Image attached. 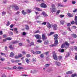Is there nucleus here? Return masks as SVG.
Instances as JSON below:
<instances>
[{
	"instance_id": "obj_1",
	"label": "nucleus",
	"mask_w": 77,
	"mask_h": 77,
	"mask_svg": "<svg viewBox=\"0 0 77 77\" xmlns=\"http://www.w3.org/2000/svg\"><path fill=\"white\" fill-rule=\"evenodd\" d=\"M57 36H58L57 34H55L54 35V39L55 40L54 43V44L50 45L51 47L56 46L58 44V40H57V39H59V38L57 37Z\"/></svg>"
},
{
	"instance_id": "obj_2",
	"label": "nucleus",
	"mask_w": 77,
	"mask_h": 77,
	"mask_svg": "<svg viewBox=\"0 0 77 77\" xmlns=\"http://www.w3.org/2000/svg\"><path fill=\"white\" fill-rule=\"evenodd\" d=\"M51 8H52L50 9V11L52 13L56 12L57 9L56 7V6L53 4L51 6Z\"/></svg>"
},
{
	"instance_id": "obj_3",
	"label": "nucleus",
	"mask_w": 77,
	"mask_h": 77,
	"mask_svg": "<svg viewBox=\"0 0 77 77\" xmlns=\"http://www.w3.org/2000/svg\"><path fill=\"white\" fill-rule=\"evenodd\" d=\"M69 43L67 42H65L64 44H63L61 46V48H63L64 47H65V48H68L69 46Z\"/></svg>"
},
{
	"instance_id": "obj_4",
	"label": "nucleus",
	"mask_w": 77,
	"mask_h": 77,
	"mask_svg": "<svg viewBox=\"0 0 77 77\" xmlns=\"http://www.w3.org/2000/svg\"><path fill=\"white\" fill-rule=\"evenodd\" d=\"M31 53H33L34 54H41V52L39 51H38L35 52L33 51H31Z\"/></svg>"
},
{
	"instance_id": "obj_5",
	"label": "nucleus",
	"mask_w": 77,
	"mask_h": 77,
	"mask_svg": "<svg viewBox=\"0 0 77 77\" xmlns=\"http://www.w3.org/2000/svg\"><path fill=\"white\" fill-rule=\"evenodd\" d=\"M40 6L41 8H47V5L45 3H42L41 4Z\"/></svg>"
},
{
	"instance_id": "obj_6",
	"label": "nucleus",
	"mask_w": 77,
	"mask_h": 77,
	"mask_svg": "<svg viewBox=\"0 0 77 77\" xmlns=\"http://www.w3.org/2000/svg\"><path fill=\"white\" fill-rule=\"evenodd\" d=\"M53 57L54 59V60H57L58 58L57 57V56L56 55V54H55V52H54L53 53Z\"/></svg>"
},
{
	"instance_id": "obj_7",
	"label": "nucleus",
	"mask_w": 77,
	"mask_h": 77,
	"mask_svg": "<svg viewBox=\"0 0 77 77\" xmlns=\"http://www.w3.org/2000/svg\"><path fill=\"white\" fill-rule=\"evenodd\" d=\"M13 7L14 8V9H16V10H18L19 9L17 5H14Z\"/></svg>"
},
{
	"instance_id": "obj_8",
	"label": "nucleus",
	"mask_w": 77,
	"mask_h": 77,
	"mask_svg": "<svg viewBox=\"0 0 77 77\" xmlns=\"http://www.w3.org/2000/svg\"><path fill=\"white\" fill-rule=\"evenodd\" d=\"M47 27L48 29H50V28L51 27V26L49 23L48 22V23H47Z\"/></svg>"
},
{
	"instance_id": "obj_9",
	"label": "nucleus",
	"mask_w": 77,
	"mask_h": 77,
	"mask_svg": "<svg viewBox=\"0 0 77 77\" xmlns=\"http://www.w3.org/2000/svg\"><path fill=\"white\" fill-rule=\"evenodd\" d=\"M35 37H36V39H40L41 38V36L39 35H35Z\"/></svg>"
},
{
	"instance_id": "obj_10",
	"label": "nucleus",
	"mask_w": 77,
	"mask_h": 77,
	"mask_svg": "<svg viewBox=\"0 0 77 77\" xmlns=\"http://www.w3.org/2000/svg\"><path fill=\"white\" fill-rule=\"evenodd\" d=\"M55 65H57V66H60V65H61V64L60 62L57 61H55Z\"/></svg>"
},
{
	"instance_id": "obj_11",
	"label": "nucleus",
	"mask_w": 77,
	"mask_h": 77,
	"mask_svg": "<svg viewBox=\"0 0 77 77\" xmlns=\"http://www.w3.org/2000/svg\"><path fill=\"white\" fill-rule=\"evenodd\" d=\"M42 39L43 40H45L47 39V37L44 34H43L42 35Z\"/></svg>"
},
{
	"instance_id": "obj_12",
	"label": "nucleus",
	"mask_w": 77,
	"mask_h": 77,
	"mask_svg": "<svg viewBox=\"0 0 77 77\" xmlns=\"http://www.w3.org/2000/svg\"><path fill=\"white\" fill-rule=\"evenodd\" d=\"M52 27L54 30H56L57 29V25L54 24L53 26Z\"/></svg>"
},
{
	"instance_id": "obj_13",
	"label": "nucleus",
	"mask_w": 77,
	"mask_h": 77,
	"mask_svg": "<svg viewBox=\"0 0 77 77\" xmlns=\"http://www.w3.org/2000/svg\"><path fill=\"white\" fill-rule=\"evenodd\" d=\"M67 15L69 17H73V15H72V14L71 13H68L67 14Z\"/></svg>"
},
{
	"instance_id": "obj_14",
	"label": "nucleus",
	"mask_w": 77,
	"mask_h": 77,
	"mask_svg": "<svg viewBox=\"0 0 77 77\" xmlns=\"http://www.w3.org/2000/svg\"><path fill=\"white\" fill-rule=\"evenodd\" d=\"M71 36H72L73 38H77V35L75 34H72Z\"/></svg>"
},
{
	"instance_id": "obj_15",
	"label": "nucleus",
	"mask_w": 77,
	"mask_h": 77,
	"mask_svg": "<svg viewBox=\"0 0 77 77\" xmlns=\"http://www.w3.org/2000/svg\"><path fill=\"white\" fill-rule=\"evenodd\" d=\"M72 71H69L68 72H67L66 73V74H72Z\"/></svg>"
},
{
	"instance_id": "obj_16",
	"label": "nucleus",
	"mask_w": 77,
	"mask_h": 77,
	"mask_svg": "<svg viewBox=\"0 0 77 77\" xmlns=\"http://www.w3.org/2000/svg\"><path fill=\"white\" fill-rule=\"evenodd\" d=\"M10 57H13L14 56V54L13 52H11L10 53Z\"/></svg>"
},
{
	"instance_id": "obj_17",
	"label": "nucleus",
	"mask_w": 77,
	"mask_h": 77,
	"mask_svg": "<svg viewBox=\"0 0 77 77\" xmlns=\"http://www.w3.org/2000/svg\"><path fill=\"white\" fill-rule=\"evenodd\" d=\"M72 77H77V74H74L72 75H71Z\"/></svg>"
},
{
	"instance_id": "obj_18",
	"label": "nucleus",
	"mask_w": 77,
	"mask_h": 77,
	"mask_svg": "<svg viewBox=\"0 0 77 77\" xmlns=\"http://www.w3.org/2000/svg\"><path fill=\"white\" fill-rule=\"evenodd\" d=\"M35 9H36V10H37L38 11H42V9L38 8H35Z\"/></svg>"
},
{
	"instance_id": "obj_19",
	"label": "nucleus",
	"mask_w": 77,
	"mask_h": 77,
	"mask_svg": "<svg viewBox=\"0 0 77 77\" xmlns=\"http://www.w3.org/2000/svg\"><path fill=\"white\" fill-rule=\"evenodd\" d=\"M65 17V15H59V17L60 18H63V17Z\"/></svg>"
},
{
	"instance_id": "obj_20",
	"label": "nucleus",
	"mask_w": 77,
	"mask_h": 77,
	"mask_svg": "<svg viewBox=\"0 0 77 77\" xmlns=\"http://www.w3.org/2000/svg\"><path fill=\"white\" fill-rule=\"evenodd\" d=\"M54 32H51V33H50V34H48V36H51V35H53L54 34Z\"/></svg>"
},
{
	"instance_id": "obj_21",
	"label": "nucleus",
	"mask_w": 77,
	"mask_h": 77,
	"mask_svg": "<svg viewBox=\"0 0 77 77\" xmlns=\"http://www.w3.org/2000/svg\"><path fill=\"white\" fill-rule=\"evenodd\" d=\"M59 51L60 52H61V53H63V52H64V49H60L59 50Z\"/></svg>"
},
{
	"instance_id": "obj_22",
	"label": "nucleus",
	"mask_w": 77,
	"mask_h": 77,
	"mask_svg": "<svg viewBox=\"0 0 77 77\" xmlns=\"http://www.w3.org/2000/svg\"><path fill=\"white\" fill-rule=\"evenodd\" d=\"M60 24H64V23H65V21L64 20H61L60 21Z\"/></svg>"
},
{
	"instance_id": "obj_23",
	"label": "nucleus",
	"mask_w": 77,
	"mask_h": 77,
	"mask_svg": "<svg viewBox=\"0 0 77 77\" xmlns=\"http://www.w3.org/2000/svg\"><path fill=\"white\" fill-rule=\"evenodd\" d=\"M14 30L15 32H16V33H18V31H17V28H15L14 29Z\"/></svg>"
},
{
	"instance_id": "obj_24",
	"label": "nucleus",
	"mask_w": 77,
	"mask_h": 77,
	"mask_svg": "<svg viewBox=\"0 0 77 77\" xmlns=\"http://www.w3.org/2000/svg\"><path fill=\"white\" fill-rule=\"evenodd\" d=\"M22 14H23V15H26L27 14V13L24 12V10H23L22 12Z\"/></svg>"
},
{
	"instance_id": "obj_25",
	"label": "nucleus",
	"mask_w": 77,
	"mask_h": 77,
	"mask_svg": "<svg viewBox=\"0 0 77 77\" xmlns=\"http://www.w3.org/2000/svg\"><path fill=\"white\" fill-rule=\"evenodd\" d=\"M48 40L45 41L44 42V44H45L46 45H47V44H48Z\"/></svg>"
},
{
	"instance_id": "obj_26",
	"label": "nucleus",
	"mask_w": 77,
	"mask_h": 77,
	"mask_svg": "<svg viewBox=\"0 0 77 77\" xmlns=\"http://www.w3.org/2000/svg\"><path fill=\"white\" fill-rule=\"evenodd\" d=\"M26 29L27 30H29V26L27 25H26Z\"/></svg>"
},
{
	"instance_id": "obj_27",
	"label": "nucleus",
	"mask_w": 77,
	"mask_h": 77,
	"mask_svg": "<svg viewBox=\"0 0 77 77\" xmlns=\"http://www.w3.org/2000/svg\"><path fill=\"white\" fill-rule=\"evenodd\" d=\"M19 41H14L13 42V44H17V43H18Z\"/></svg>"
},
{
	"instance_id": "obj_28",
	"label": "nucleus",
	"mask_w": 77,
	"mask_h": 77,
	"mask_svg": "<svg viewBox=\"0 0 77 77\" xmlns=\"http://www.w3.org/2000/svg\"><path fill=\"white\" fill-rule=\"evenodd\" d=\"M50 64H46L45 65V68H47V67H48L50 66Z\"/></svg>"
},
{
	"instance_id": "obj_29",
	"label": "nucleus",
	"mask_w": 77,
	"mask_h": 77,
	"mask_svg": "<svg viewBox=\"0 0 77 77\" xmlns=\"http://www.w3.org/2000/svg\"><path fill=\"white\" fill-rule=\"evenodd\" d=\"M1 55H3V56H5V57H6V54H5V53H3L2 52H1Z\"/></svg>"
},
{
	"instance_id": "obj_30",
	"label": "nucleus",
	"mask_w": 77,
	"mask_h": 77,
	"mask_svg": "<svg viewBox=\"0 0 77 77\" xmlns=\"http://www.w3.org/2000/svg\"><path fill=\"white\" fill-rule=\"evenodd\" d=\"M27 12L28 13H30L32 12V10L30 9H28L27 10Z\"/></svg>"
},
{
	"instance_id": "obj_31",
	"label": "nucleus",
	"mask_w": 77,
	"mask_h": 77,
	"mask_svg": "<svg viewBox=\"0 0 77 77\" xmlns=\"http://www.w3.org/2000/svg\"><path fill=\"white\" fill-rule=\"evenodd\" d=\"M40 57L41 58H43V57H44V54H41L40 55Z\"/></svg>"
},
{
	"instance_id": "obj_32",
	"label": "nucleus",
	"mask_w": 77,
	"mask_h": 77,
	"mask_svg": "<svg viewBox=\"0 0 77 77\" xmlns=\"http://www.w3.org/2000/svg\"><path fill=\"white\" fill-rule=\"evenodd\" d=\"M75 3H76V2H75V1H73L72 2V3L73 5H74L75 4Z\"/></svg>"
},
{
	"instance_id": "obj_33",
	"label": "nucleus",
	"mask_w": 77,
	"mask_h": 77,
	"mask_svg": "<svg viewBox=\"0 0 77 77\" xmlns=\"http://www.w3.org/2000/svg\"><path fill=\"white\" fill-rule=\"evenodd\" d=\"M26 61L27 63H29V62H30L29 61V59L27 58L26 59Z\"/></svg>"
},
{
	"instance_id": "obj_34",
	"label": "nucleus",
	"mask_w": 77,
	"mask_h": 77,
	"mask_svg": "<svg viewBox=\"0 0 77 77\" xmlns=\"http://www.w3.org/2000/svg\"><path fill=\"white\" fill-rule=\"evenodd\" d=\"M60 11L58 10V11H57V14L59 15V13H60Z\"/></svg>"
},
{
	"instance_id": "obj_35",
	"label": "nucleus",
	"mask_w": 77,
	"mask_h": 77,
	"mask_svg": "<svg viewBox=\"0 0 77 77\" xmlns=\"http://www.w3.org/2000/svg\"><path fill=\"white\" fill-rule=\"evenodd\" d=\"M58 5L59 6H60V7H63V5L60 3L58 4Z\"/></svg>"
},
{
	"instance_id": "obj_36",
	"label": "nucleus",
	"mask_w": 77,
	"mask_h": 77,
	"mask_svg": "<svg viewBox=\"0 0 77 77\" xmlns=\"http://www.w3.org/2000/svg\"><path fill=\"white\" fill-rule=\"evenodd\" d=\"M18 56L19 57H22V56H23V55L21 54H18Z\"/></svg>"
},
{
	"instance_id": "obj_37",
	"label": "nucleus",
	"mask_w": 77,
	"mask_h": 77,
	"mask_svg": "<svg viewBox=\"0 0 77 77\" xmlns=\"http://www.w3.org/2000/svg\"><path fill=\"white\" fill-rule=\"evenodd\" d=\"M69 56V54L68 53L66 55L65 57H68Z\"/></svg>"
},
{
	"instance_id": "obj_38",
	"label": "nucleus",
	"mask_w": 77,
	"mask_h": 77,
	"mask_svg": "<svg viewBox=\"0 0 77 77\" xmlns=\"http://www.w3.org/2000/svg\"><path fill=\"white\" fill-rule=\"evenodd\" d=\"M9 48H10V49H11V50L13 49V47H12V45H10L9 46Z\"/></svg>"
},
{
	"instance_id": "obj_39",
	"label": "nucleus",
	"mask_w": 77,
	"mask_h": 77,
	"mask_svg": "<svg viewBox=\"0 0 77 77\" xmlns=\"http://www.w3.org/2000/svg\"><path fill=\"white\" fill-rule=\"evenodd\" d=\"M7 26H8L10 25V23H9V22L8 21L7 23L6 24Z\"/></svg>"
},
{
	"instance_id": "obj_40",
	"label": "nucleus",
	"mask_w": 77,
	"mask_h": 77,
	"mask_svg": "<svg viewBox=\"0 0 77 77\" xmlns=\"http://www.w3.org/2000/svg\"><path fill=\"white\" fill-rule=\"evenodd\" d=\"M2 15H6V12L5 11H3L2 12Z\"/></svg>"
},
{
	"instance_id": "obj_41",
	"label": "nucleus",
	"mask_w": 77,
	"mask_h": 77,
	"mask_svg": "<svg viewBox=\"0 0 77 77\" xmlns=\"http://www.w3.org/2000/svg\"><path fill=\"white\" fill-rule=\"evenodd\" d=\"M12 39V38H10V37H8L7 38V40H11Z\"/></svg>"
},
{
	"instance_id": "obj_42",
	"label": "nucleus",
	"mask_w": 77,
	"mask_h": 77,
	"mask_svg": "<svg viewBox=\"0 0 77 77\" xmlns=\"http://www.w3.org/2000/svg\"><path fill=\"white\" fill-rule=\"evenodd\" d=\"M62 56H59V60H61V59H62Z\"/></svg>"
},
{
	"instance_id": "obj_43",
	"label": "nucleus",
	"mask_w": 77,
	"mask_h": 77,
	"mask_svg": "<svg viewBox=\"0 0 77 77\" xmlns=\"http://www.w3.org/2000/svg\"><path fill=\"white\" fill-rule=\"evenodd\" d=\"M9 34H10V35H13L14 34V33L12 32H9Z\"/></svg>"
},
{
	"instance_id": "obj_44",
	"label": "nucleus",
	"mask_w": 77,
	"mask_h": 77,
	"mask_svg": "<svg viewBox=\"0 0 77 77\" xmlns=\"http://www.w3.org/2000/svg\"><path fill=\"white\" fill-rule=\"evenodd\" d=\"M37 42H39V43H41L42 42V40H38L37 41Z\"/></svg>"
},
{
	"instance_id": "obj_45",
	"label": "nucleus",
	"mask_w": 77,
	"mask_h": 77,
	"mask_svg": "<svg viewBox=\"0 0 77 77\" xmlns=\"http://www.w3.org/2000/svg\"><path fill=\"white\" fill-rule=\"evenodd\" d=\"M67 26H68V27H70V26H71V23H67Z\"/></svg>"
},
{
	"instance_id": "obj_46",
	"label": "nucleus",
	"mask_w": 77,
	"mask_h": 77,
	"mask_svg": "<svg viewBox=\"0 0 77 77\" xmlns=\"http://www.w3.org/2000/svg\"><path fill=\"white\" fill-rule=\"evenodd\" d=\"M74 48L75 49V50L76 51H77V47L76 46H74Z\"/></svg>"
},
{
	"instance_id": "obj_47",
	"label": "nucleus",
	"mask_w": 77,
	"mask_h": 77,
	"mask_svg": "<svg viewBox=\"0 0 77 77\" xmlns=\"http://www.w3.org/2000/svg\"><path fill=\"white\" fill-rule=\"evenodd\" d=\"M46 24H47V23L45 22H43L42 23V25H46Z\"/></svg>"
},
{
	"instance_id": "obj_48",
	"label": "nucleus",
	"mask_w": 77,
	"mask_h": 77,
	"mask_svg": "<svg viewBox=\"0 0 77 77\" xmlns=\"http://www.w3.org/2000/svg\"><path fill=\"white\" fill-rule=\"evenodd\" d=\"M5 69H11L9 67H5Z\"/></svg>"
},
{
	"instance_id": "obj_49",
	"label": "nucleus",
	"mask_w": 77,
	"mask_h": 77,
	"mask_svg": "<svg viewBox=\"0 0 77 77\" xmlns=\"http://www.w3.org/2000/svg\"><path fill=\"white\" fill-rule=\"evenodd\" d=\"M75 23V22L74 21H72L71 22V24H74Z\"/></svg>"
},
{
	"instance_id": "obj_50",
	"label": "nucleus",
	"mask_w": 77,
	"mask_h": 77,
	"mask_svg": "<svg viewBox=\"0 0 77 77\" xmlns=\"http://www.w3.org/2000/svg\"><path fill=\"white\" fill-rule=\"evenodd\" d=\"M75 21H77V16H75Z\"/></svg>"
},
{
	"instance_id": "obj_51",
	"label": "nucleus",
	"mask_w": 77,
	"mask_h": 77,
	"mask_svg": "<svg viewBox=\"0 0 77 77\" xmlns=\"http://www.w3.org/2000/svg\"><path fill=\"white\" fill-rule=\"evenodd\" d=\"M6 40H7V38L3 39V42H6Z\"/></svg>"
},
{
	"instance_id": "obj_52",
	"label": "nucleus",
	"mask_w": 77,
	"mask_h": 77,
	"mask_svg": "<svg viewBox=\"0 0 77 77\" xmlns=\"http://www.w3.org/2000/svg\"><path fill=\"white\" fill-rule=\"evenodd\" d=\"M26 57H30V55L29 54H26Z\"/></svg>"
},
{
	"instance_id": "obj_53",
	"label": "nucleus",
	"mask_w": 77,
	"mask_h": 77,
	"mask_svg": "<svg viewBox=\"0 0 77 77\" xmlns=\"http://www.w3.org/2000/svg\"><path fill=\"white\" fill-rule=\"evenodd\" d=\"M3 35V32L1 31H0V35Z\"/></svg>"
},
{
	"instance_id": "obj_54",
	"label": "nucleus",
	"mask_w": 77,
	"mask_h": 77,
	"mask_svg": "<svg viewBox=\"0 0 77 77\" xmlns=\"http://www.w3.org/2000/svg\"><path fill=\"white\" fill-rule=\"evenodd\" d=\"M77 11V9H75V10L73 11V12H76Z\"/></svg>"
},
{
	"instance_id": "obj_55",
	"label": "nucleus",
	"mask_w": 77,
	"mask_h": 77,
	"mask_svg": "<svg viewBox=\"0 0 77 77\" xmlns=\"http://www.w3.org/2000/svg\"><path fill=\"white\" fill-rule=\"evenodd\" d=\"M15 62L17 63H18V62H20V60H15Z\"/></svg>"
},
{
	"instance_id": "obj_56",
	"label": "nucleus",
	"mask_w": 77,
	"mask_h": 77,
	"mask_svg": "<svg viewBox=\"0 0 77 77\" xmlns=\"http://www.w3.org/2000/svg\"><path fill=\"white\" fill-rule=\"evenodd\" d=\"M1 60L2 61H4V60H5V59L4 58H1Z\"/></svg>"
},
{
	"instance_id": "obj_57",
	"label": "nucleus",
	"mask_w": 77,
	"mask_h": 77,
	"mask_svg": "<svg viewBox=\"0 0 77 77\" xmlns=\"http://www.w3.org/2000/svg\"><path fill=\"white\" fill-rule=\"evenodd\" d=\"M22 53L23 54H26V51H23L22 52Z\"/></svg>"
},
{
	"instance_id": "obj_58",
	"label": "nucleus",
	"mask_w": 77,
	"mask_h": 77,
	"mask_svg": "<svg viewBox=\"0 0 77 77\" xmlns=\"http://www.w3.org/2000/svg\"><path fill=\"white\" fill-rule=\"evenodd\" d=\"M6 37H7V36H6V35H3V38H6Z\"/></svg>"
},
{
	"instance_id": "obj_59",
	"label": "nucleus",
	"mask_w": 77,
	"mask_h": 77,
	"mask_svg": "<svg viewBox=\"0 0 77 77\" xmlns=\"http://www.w3.org/2000/svg\"><path fill=\"white\" fill-rule=\"evenodd\" d=\"M19 45H20V46H22L23 45V44L22 43H19Z\"/></svg>"
},
{
	"instance_id": "obj_60",
	"label": "nucleus",
	"mask_w": 77,
	"mask_h": 77,
	"mask_svg": "<svg viewBox=\"0 0 77 77\" xmlns=\"http://www.w3.org/2000/svg\"><path fill=\"white\" fill-rule=\"evenodd\" d=\"M39 30H37L35 32H34L35 33H39Z\"/></svg>"
},
{
	"instance_id": "obj_61",
	"label": "nucleus",
	"mask_w": 77,
	"mask_h": 77,
	"mask_svg": "<svg viewBox=\"0 0 77 77\" xmlns=\"http://www.w3.org/2000/svg\"><path fill=\"white\" fill-rule=\"evenodd\" d=\"M10 28H12V27H14V25H13V24H12L10 26Z\"/></svg>"
},
{
	"instance_id": "obj_62",
	"label": "nucleus",
	"mask_w": 77,
	"mask_h": 77,
	"mask_svg": "<svg viewBox=\"0 0 77 77\" xmlns=\"http://www.w3.org/2000/svg\"><path fill=\"white\" fill-rule=\"evenodd\" d=\"M23 35H26V33L25 32H23Z\"/></svg>"
},
{
	"instance_id": "obj_63",
	"label": "nucleus",
	"mask_w": 77,
	"mask_h": 77,
	"mask_svg": "<svg viewBox=\"0 0 77 77\" xmlns=\"http://www.w3.org/2000/svg\"><path fill=\"white\" fill-rule=\"evenodd\" d=\"M75 60H77V55L75 56Z\"/></svg>"
},
{
	"instance_id": "obj_64",
	"label": "nucleus",
	"mask_w": 77,
	"mask_h": 77,
	"mask_svg": "<svg viewBox=\"0 0 77 77\" xmlns=\"http://www.w3.org/2000/svg\"><path fill=\"white\" fill-rule=\"evenodd\" d=\"M2 77H6V75H2Z\"/></svg>"
}]
</instances>
